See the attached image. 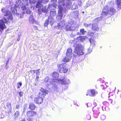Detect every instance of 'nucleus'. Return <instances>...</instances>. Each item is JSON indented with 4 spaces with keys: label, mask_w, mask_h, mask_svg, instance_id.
Segmentation results:
<instances>
[{
    "label": "nucleus",
    "mask_w": 121,
    "mask_h": 121,
    "mask_svg": "<svg viewBox=\"0 0 121 121\" xmlns=\"http://www.w3.org/2000/svg\"><path fill=\"white\" fill-rule=\"evenodd\" d=\"M7 63H8V62L7 63H6V66L7 65H7Z\"/></svg>",
    "instance_id": "obj_57"
},
{
    "label": "nucleus",
    "mask_w": 121,
    "mask_h": 121,
    "mask_svg": "<svg viewBox=\"0 0 121 121\" xmlns=\"http://www.w3.org/2000/svg\"><path fill=\"white\" fill-rule=\"evenodd\" d=\"M7 105L8 107L9 108L10 107L11 108V105L10 103H7Z\"/></svg>",
    "instance_id": "obj_38"
},
{
    "label": "nucleus",
    "mask_w": 121,
    "mask_h": 121,
    "mask_svg": "<svg viewBox=\"0 0 121 121\" xmlns=\"http://www.w3.org/2000/svg\"><path fill=\"white\" fill-rule=\"evenodd\" d=\"M15 7H12L11 8V10L13 12V13L14 14H17V10L16 8H21L22 9L23 8V4L21 1L20 0H17L16 1V4L15 5Z\"/></svg>",
    "instance_id": "obj_5"
},
{
    "label": "nucleus",
    "mask_w": 121,
    "mask_h": 121,
    "mask_svg": "<svg viewBox=\"0 0 121 121\" xmlns=\"http://www.w3.org/2000/svg\"><path fill=\"white\" fill-rule=\"evenodd\" d=\"M44 81L48 85H52L53 88L54 87L55 90H56L57 88V86L55 83H59L62 85H65L70 83L69 79L65 78L62 79H50L48 77H47L44 79Z\"/></svg>",
    "instance_id": "obj_1"
},
{
    "label": "nucleus",
    "mask_w": 121,
    "mask_h": 121,
    "mask_svg": "<svg viewBox=\"0 0 121 121\" xmlns=\"http://www.w3.org/2000/svg\"><path fill=\"white\" fill-rule=\"evenodd\" d=\"M30 3H33L34 4L35 2V0H33L32 1H30Z\"/></svg>",
    "instance_id": "obj_41"
},
{
    "label": "nucleus",
    "mask_w": 121,
    "mask_h": 121,
    "mask_svg": "<svg viewBox=\"0 0 121 121\" xmlns=\"http://www.w3.org/2000/svg\"><path fill=\"white\" fill-rule=\"evenodd\" d=\"M97 93V92H95L94 90H92L91 91L90 90H88L86 94V95L87 96L89 95L91 96H95L96 94Z\"/></svg>",
    "instance_id": "obj_14"
},
{
    "label": "nucleus",
    "mask_w": 121,
    "mask_h": 121,
    "mask_svg": "<svg viewBox=\"0 0 121 121\" xmlns=\"http://www.w3.org/2000/svg\"><path fill=\"white\" fill-rule=\"evenodd\" d=\"M65 24V22L64 20H63L62 21L57 24V27L58 28L60 29L64 27Z\"/></svg>",
    "instance_id": "obj_16"
},
{
    "label": "nucleus",
    "mask_w": 121,
    "mask_h": 121,
    "mask_svg": "<svg viewBox=\"0 0 121 121\" xmlns=\"http://www.w3.org/2000/svg\"><path fill=\"white\" fill-rule=\"evenodd\" d=\"M35 70H32L31 71V73H35Z\"/></svg>",
    "instance_id": "obj_45"
},
{
    "label": "nucleus",
    "mask_w": 121,
    "mask_h": 121,
    "mask_svg": "<svg viewBox=\"0 0 121 121\" xmlns=\"http://www.w3.org/2000/svg\"><path fill=\"white\" fill-rule=\"evenodd\" d=\"M72 56H67L63 60L64 62H67L69 61L71 59Z\"/></svg>",
    "instance_id": "obj_20"
},
{
    "label": "nucleus",
    "mask_w": 121,
    "mask_h": 121,
    "mask_svg": "<svg viewBox=\"0 0 121 121\" xmlns=\"http://www.w3.org/2000/svg\"><path fill=\"white\" fill-rule=\"evenodd\" d=\"M50 6H49L48 7V9L49 8H50Z\"/></svg>",
    "instance_id": "obj_54"
},
{
    "label": "nucleus",
    "mask_w": 121,
    "mask_h": 121,
    "mask_svg": "<svg viewBox=\"0 0 121 121\" xmlns=\"http://www.w3.org/2000/svg\"><path fill=\"white\" fill-rule=\"evenodd\" d=\"M116 89V87H115V89Z\"/></svg>",
    "instance_id": "obj_61"
},
{
    "label": "nucleus",
    "mask_w": 121,
    "mask_h": 121,
    "mask_svg": "<svg viewBox=\"0 0 121 121\" xmlns=\"http://www.w3.org/2000/svg\"><path fill=\"white\" fill-rule=\"evenodd\" d=\"M52 76L53 77L57 78L59 76L58 73L56 72H54L52 74Z\"/></svg>",
    "instance_id": "obj_26"
},
{
    "label": "nucleus",
    "mask_w": 121,
    "mask_h": 121,
    "mask_svg": "<svg viewBox=\"0 0 121 121\" xmlns=\"http://www.w3.org/2000/svg\"><path fill=\"white\" fill-rule=\"evenodd\" d=\"M20 37L19 36L18 37V39H17V40H18L19 41V39H20Z\"/></svg>",
    "instance_id": "obj_49"
},
{
    "label": "nucleus",
    "mask_w": 121,
    "mask_h": 121,
    "mask_svg": "<svg viewBox=\"0 0 121 121\" xmlns=\"http://www.w3.org/2000/svg\"><path fill=\"white\" fill-rule=\"evenodd\" d=\"M86 38V36H79L77 38V39L81 41H82L85 40Z\"/></svg>",
    "instance_id": "obj_25"
},
{
    "label": "nucleus",
    "mask_w": 121,
    "mask_h": 121,
    "mask_svg": "<svg viewBox=\"0 0 121 121\" xmlns=\"http://www.w3.org/2000/svg\"><path fill=\"white\" fill-rule=\"evenodd\" d=\"M7 20L5 17H3L2 19L0 20V31L1 30H3L6 27L4 23L7 22Z\"/></svg>",
    "instance_id": "obj_9"
},
{
    "label": "nucleus",
    "mask_w": 121,
    "mask_h": 121,
    "mask_svg": "<svg viewBox=\"0 0 121 121\" xmlns=\"http://www.w3.org/2000/svg\"><path fill=\"white\" fill-rule=\"evenodd\" d=\"M98 114H97V115L96 116H95V115H94V117H95V118H97L98 116Z\"/></svg>",
    "instance_id": "obj_47"
},
{
    "label": "nucleus",
    "mask_w": 121,
    "mask_h": 121,
    "mask_svg": "<svg viewBox=\"0 0 121 121\" xmlns=\"http://www.w3.org/2000/svg\"><path fill=\"white\" fill-rule=\"evenodd\" d=\"M79 41H77L75 44L74 45L75 47L74 53H73V56L74 57H76L78 56L82 55L83 53L82 47Z\"/></svg>",
    "instance_id": "obj_3"
},
{
    "label": "nucleus",
    "mask_w": 121,
    "mask_h": 121,
    "mask_svg": "<svg viewBox=\"0 0 121 121\" xmlns=\"http://www.w3.org/2000/svg\"><path fill=\"white\" fill-rule=\"evenodd\" d=\"M30 0V1H31L32 0Z\"/></svg>",
    "instance_id": "obj_58"
},
{
    "label": "nucleus",
    "mask_w": 121,
    "mask_h": 121,
    "mask_svg": "<svg viewBox=\"0 0 121 121\" xmlns=\"http://www.w3.org/2000/svg\"><path fill=\"white\" fill-rule=\"evenodd\" d=\"M50 14L52 16H54L56 15V12L54 10L53 11H51V10Z\"/></svg>",
    "instance_id": "obj_31"
},
{
    "label": "nucleus",
    "mask_w": 121,
    "mask_h": 121,
    "mask_svg": "<svg viewBox=\"0 0 121 121\" xmlns=\"http://www.w3.org/2000/svg\"><path fill=\"white\" fill-rule=\"evenodd\" d=\"M42 0H39L36 5V7L38 8L39 10L41 9L43 6V5L42 4Z\"/></svg>",
    "instance_id": "obj_15"
},
{
    "label": "nucleus",
    "mask_w": 121,
    "mask_h": 121,
    "mask_svg": "<svg viewBox=\"0 0 121 121\" xmlns=\"http://www.w3.org/2000/svg\"><path fill=\"white\" fill-rule=\"evenodd\" d=\"M88 104H90V103H89L88 104H87V107H88Z\"/></svg>",
    "instance_id": "obj_52"
},
{
    "label": "nucleus",
    "mask_w": 121,
    "mask_h": 121,
    "mask_svg": "<svg viewBox=\"0 0 121 121\" xmlns=\"http://www.w3.org/2000/svg\"><path fill=\"white\" fill-rule=\"evenodd\" d=\"M36 106L34 104L31 103L29 105V108L31 110H34Z\"/></svg>",
    "instance_id": "obj_27"
},
{
    "label": "nucleus",
    "mask_w": 121,
    "mask_h": 121,
    "mask_svg": "<svg viewBox=\"0 0 121 121\" xmlns=\"http://www.w3.org/2000/svg\"><path fill=\"white\" fill-rule=\"evenodd\" d=\"M29 21L31 23H35L36 24H37L38 23V22H36L33 18V16L32 15H30L29 17Z\"/></svg>",
    "instance_id": "obj_17"
},
{
    "label": "nucleus",
    "mask_w": 121,
    "mask_h": 121,
    "mask_svg": "<svg viewBox=\"0 0 121 121\" xmlns=\"http://www.w3.org/2000/svg\"><path fill=\"white\" fill-rule=\"evenodd\" d=\"M78 13L77 14V15H78Z\"/></svg>",
    "instance_id": "obj_59"
},
{
    "label": "nucleus",
    "mask_w": 121,
    "mask_h": 121,
    "mask_svg": "<svg viewBox=\"0 0 121 121\" xmlns=\"http://www.w3.org/2000/svg\"><path fill=\"white\" fill-rule=\"evenodd\" d=\"M20 87H19V86H18V87H17V88H20Z\"/></svg>",
    "instance_id": "obj_55"
},
{
    "label": "nucleus",
    "mask_w": 121,
    "mask_h": 121,
    "mask_svg": "<svg viewBox=\"0 0 121 121\" xmlns=\"http://www.w3.org/2000/svg\"><path fill=\"white\" fill-rule=\"evenodd\" d=\"M117 4L118 9H121V0H117Z\"/></svg>",
    "instance_id": "obj_21"
},
{
    "label": "nucleus",
    "mask_w": 121,
    "mask_h": 121,
    "mask_svg": "<svg viewBox=\"0 0 121 121\" xmlns=\"http://www.w3.org/2000/svg\"><path fill=\"white\" fill-rule=\"evenodd\" d=\"M39 78V77L38 76H36V78Z\"/></svg>",
    "instance_id": "obj_53"
},
{
    "label": "nucleus",
    "mask_w": 121,
    "mask_h": 121,
    "mask_svg": "<svg viewBox=\"0 0 121 121\" xmlns=\"http://www.w3.org/2000/svg\"><path fill=\"white\" fill-rule=\"evenodd\" d=\"M92 30L95 31H98L99 30L98 25L95 23L92 24Z\"/></svg>",
    "instance_id": "obj_19"
},
{
    "label": "nucleus",
    "mask_w": 121,
    "mask_h": 121,
    "mask_svg": "<svg viewBox=\"0 0 121 121\" xmlns=\"http://www.w3.org/2000/svg\"><path fill=\"white\" fill-rule=\"evenodd\" d=\"M97 18L98 21H99L100 20H102V18H101V17H100L98 18Z\"/></svg>",
    "instance_id": "obj_42"
},
{
    "label": "nucleus",
    "mask_w": 121,
    "mask_h": 121,
    "mask_svg": "<svg viewBox=\"0 0 121 121\" xmlns=\"http://www.w3.org/2000/svg\"><path fill=\"white\" fill-rule=\"evenodd\" d=\"M73 42V41L72 40H71L69 41L70 43H72V42Z\"/></svg>",
    "instance_id": "obj_48"
},
{
    "label": "nucleus",
    "mask_w": 121,
    "mask_h": 121,
    "mask_svg": "<svg viewBox=\"0 0 121 121\" xmlns=\"http://www.w3.org/2000/svg\"><path fill=\"white\" fill-rule=\"evenodd\" d=\"M19 107V105H17L16 106V108L17 109H18Z\"/></svg>",
    "instance_id": "obj_46"
},
{
    "label": "nucleus",
    "mask_w": 121,
    "mask_h": 121,
    "mask_svg": "<svg viewBox=\"0 0 121 121\" xmlns=\"http://www.w3.org/2000/svg\"><path fill=\"white\" fill-rule=\"evenodd\" d=\"M66 64L63 63L61 64L58 66L59 69V72L60 73H65L68 71V69L66 68Z\"/></svg>",
    "instance_id": "obj_8"
},
{
    "label": "nucleus",
    "mask_w": 121,
    "mask_h": 121,
    "mask_svg": "<svg viewBox=\"0 0 121 121\" xmlns=\"http://www.w3.org/2000/svg\"><path fill=\"white\" fill-rule=\"evenodd\" d=\"M78 8V5L74 4L72 6V10H74L75 9H77Z\"/></svg>",
    "instance_id": "obj_30"
},
{
    "label": "nucleus",
    "mask_w": 121,
    "mask_h": 121,
    "mask_svg": "<svg viewBox=\"0 0 121 121\" xmlns=\"http://www.w3.org/2000/svg\"><path fill=\"white\" fill-rule=\"evenodd\" d=\"M89 41L91 43V48H93L95 45L94 38L92 37L90 38L89 39Z\"/></svg>",
    "instance_id": "obj_18"
},
{
    "label": "nucleus",
    "mask_w": 121,
    "mask_h": 121,
    "mask_svg": "<svg viewBox=\"0 0 121 121\" xmlns=\"http://www.w3.org/2000/svg\"><path fill=\"white\" fill-rule=\"evenodd\" d=\"M23 10H24V9L25 10V11H26L27 14H30L31 12V10L29 8L26 9V8L25 5H24L23 6Z\"/></svg>",
    "instance_id": "obj_24"
},
{
    "label": "nucleus",
    "mask_w": 121,
    "mask_h": 121,
    "mask_svg": "<svg viewBox=\"0 0 121 121\" xmlns=\"http://www.w3.org/2000/svg\"><path fill=\"white\" fill-rule=\"evenodd\" d=\"M92 48H91V46H90V47L88 49V52L89 53H88V54H89L92 52Z\"/></svg>",
    "instance_id": "obj_35"
},
{
    "label": "nucleus",
    "mask_w": 121,
    "mask_h": 121,
    "mask_svg": "<svg viewBox=\"0 0 121 121\" xmlns=\"http://www.w3.org/2000/svg\"><path fill=\"white\" fill-rule=\"evenodd\" d=\"M40 10H41L44 13H46L47 12V9L46 7L45 6L44 7L43 6L41 9Z\"/></svg>",
    "instance_id": "obj_28"
},
{
    "label": "nucleus",
    "mask_w": 121,
    "mask_h": 121,
    "mask_svg": "<svg viewBox=\"0 0 121 121\" xmlns=\"http://www.w3.org/2000/svg\"><path fill=\"white\" fill-rule=\"evenodd\" d=\"M57 0H52L51 3L52 4L53 6L55 7L57 5Z\"/></svg>",
    "instance_id": "obj_29"
},
{
    "label": "nucleus",
    "mask_w": 121,
    "mask_h": 121,
    "mask_svg": "<svg viewBox=\"0 0 121 121\" xmlns=\"http://www.w3.org/2000/svg\"><path fill=\"white\" fill-rule=\"evenodd\" d=\"M1 11L3 13L4 15L6 16L8 19L12 20L13 19L12 13L9 10H6L5 11L4 8H2L1 9Z\"/></svg>",
    "instance_id": "obj_6"
},
{
    "label": "nucleus",
    "mask_w": 121,
    "mask_h": 121,
    "mask_svg": "<svg viewBox=\"0 0 121 121\" xmlns=\"http://www.w3.org/2000/svg\"><path fill=\"white\" fill-rule=\"evenodd\" d=\"M40 70V69H39L38 70H35V72H36V75L38 76L40 73L39 71Z\"/></svg>",
    "instance_id": "obj_34"
},
{
    "label": "nucleus",
    "mask_w": 121,
    "mask_h": 121,
    "mask_svg": "<svg viewBox=\"0 0 121 121\" xmlns=\"http://www.w3.org/2000/svg\"><path fill=\"white\" fill-rule=\"evenodd\" d=\"M26 0L27 1L28 0Z\"/></svg>",
    "instance_id": "obj_60"
},
{
    "label": "nucleus",
    "mask_w": 121,
    "mask_h": 121,
    "mask_svg": "<svg viewBox=\"0 0 121 121\" xmlns=\"http://www.w3.org/2000/svg\"><path fill=\"white\" fill-rule=\"evenodd\" d=\"M69 22V24L65 26V29L66 30H69L70 31H73L75 30L76 27V25L74 24Z\"/></svg>",
    "instance_id": "obj_7"
},
{
    "label": "nucleus",
    "mask_w": 121,
    "mask_h": 121,
    "mask_svg": "<svg viewBox=\"0 0 121 121\" xmlns=\"http://www.w3.org/2000/svg\"><path fill=\"white\" fill-rule=\"evenodd\" d=\"M72 53L71 49V48H68L67 50L66 56H72Z\"/></svg>",
    "instance_id": "obj_22"
},
{
    "label": "nucleus",
    "mask_w": 121,
    "mask_h": 121,
    "mask_svg": "<svg viewBox=\"0 0 121 121\" xmlns=\"http://www.w3.org/2000/svg\"><path fill=\"white\" fill-rule=\"evenodd\" d=\"M84 26L86 27H88L91 26V24L84 23Z\"/></svg>",
    "instance_id": "obj_36"
},
{
    "label": "nucleus",
    "mask_w": 121,
    "mask_h": 121,
    "mask_svg": "<svg viewBox=\"0 0 121 121\" xmlns=\"http://www.w3.org/2000/svg\"><path fill=\"white\" fill-rule=\"evenodd\" d=\"M111 4L112 5H113V2H111Z\"/></svg>",
    "instance_id": "obj_50"
},
{
    "label": "nucleus",
    "mask_w": 121,
    "mask_h": 121,
    "mask_svg": "<svg viewBox=\"0 0 121 121\" xmlns=\"http://www.w3.org/2000/svg\"><path fill=\"white\" fill-rule=\"evenodd\" d=\"M41 92L40 93V95L41 96V95L42 97L44 98V96L48 93V91L43 88H41L40 89Z\"/></svg>",
    "instance_id": "obj_11"
},
{
    "label": "nucleus",
    "mask_w": 121,
    "mask_h": 121,
    "mask_svg": "<svg viewBox=\"0 0 121 121\" xmlns=\"http://www.w3.org/2000/svg\"><path fill=\"white\" fill-rule=\"evenodd\" d=\"M19 112L18 111H16L15 113V118H16L19 115Z\"/></svg>",
    "instance_id": "obj_32"
},
{
    "label": "nucleus",
    "mask_w": 121,
    "mask_h": 121,
    "mask_svg": "<svg viewBox=\"0 0 121 121\" xmlns=\"http://www.w3.org/2000/svg\"><path fill=\"white\" fill-rule=\"evenodd\" d=\"M80 33H77L79 35H80L81 34L82 35H84L86 34L87 33V32L85 31L84 29H80Z\"/></svg>",
    "instance_id": "obj_23"
},
{
    "label": "nucleus",
    "mask_w": 121,
    "mask_h": 121,
    "mask_svg": "<svg viewBox=\"0 0 121 121\" xmlns=\"http://www.w3.org/2000/svg\"><path fill=\"white\" fill-rule=\"evenodd\" d=\"M54 19L51 16H49L48 19L46 20L44 24V25L46 26H48V24H50L52 25L54 23Z\"/></svg>",
    "instance_id": "obj_10"
},
{
    "label": "nucleus",
    "mask_w": 121,
    "mask_h": 121,
    "mask_svg": "<svg viewBox=\"0 0 121 121\" xmlns=\"http://www.w3.org/2000/svg\"><path fill=\"white\" fill-rule=\"evenodd\" d=\"M95 22H96V23H97L98 22V20L97 18L95 20Z\"/></svg>",
    "instance_id": "obj_43"
},
{
    "label": "nucleus",
    "mask_w": 121,
    "mask_h": 121,
    "mask_svg": "<svg viewBox=\"0 0 121 121\" xmlns=\"http://www.w3.org/2000/svg\"><path fill=\"white\" fill-rule=\"evenodd\" d=\"M100 118L101 120H104L105 119L106 116L104 115H102L101 116Z\"/></svg>",
    "instance_id": "obj_33"
},
{
    "label": "nucleus",
    "mask_w": 121,
    "mask_h": 121,
    "mask_svg": "<svg viewBox=\"0 0 121 121\" xmlns=\"http://www.w3.org/2000/svg\"><path fill=\"white\" fill-rule=\"evenodd\" d=\"M36 112L34 111H29L27 112V115L29 117H34L37 115Z\"/></svg>",
    "instance_id": "obj_13"
},
{
    "label": "nucleus",
    "mask_w": 121,
    "mask_h": 121,
    "mask_svg": "<svg viewBox=\"0 0 121 121\" xmlns=\"http://www.w3.org/2000/svg\"><path fill=\"white\" fill-rule=\"evenodd\" d=\"M25 121V119H23L22 121Z\"/></svg>",
    "instance_id": "obj_51"
},
{
    "label": "nucleus",
    "mask_w": 121,
    "mask_h": 121,
    "mask_svg": "<svg viewBox=\"0 0 121 121\" xmlns=\"http://www.w3.org/2000/svg\"><path fill=\"white\" fill-rule=\"evenodd\" d=\"M19 94L20 96V97H21L22 96V95H23V93L22 92H19Z\"/></svg>",
    "instance_id": "obj_40"
},
{
    "label": "nucleus",
    "mask_w": 121,
    "mask_h": 121,
    "mask_svg": "<svg viewBox=\"0 0 121 121\" xmlns=\"http://www.w3.org/2000/svg\"><path fill=\"white\" fill-rule=\"evenodd\" d=\"M18 84L19 85V86H21L22 85V84L21 82H18Z\"/></svg>",
    "instance_id": "obj_44"
},
{
    "label": "nucleus",
    "mask_w": 121,
    "mask_h": 121,
    "mask_svg": "<svg viewBox=\"0 0 121 121\" xmlns=\"http://www.w3.org/2000/svg\"><path fill=\"white\" fill-rule=\"evenodd\" d=\"M58 3H59V7L58 11V16L56 17V19L57 20H60L63 17L62 14L63 9L61 6L62 5L64 6V8L65 9L63 11L65 13L66 11V9H69L71 4V2L70 0H64L62 2H61L59 0Z\"/></svg>",
    "instance_id": "obj_2"
},
{
    "label": "nucleus",
    "mask_w": 121,
    "mask_h": 121,
    "mask_svg": "<svg viewBox=\"0 0 121 121\" xmlns=\"http://www.w3.org/2000/svg\"><path fill=\"white\" fill-rule=\"evenodd\" d=\"M42 2H43L44 3H45L46 2H48L49 0H42Z\"/></svg>",
    "instance_id": "obj_39"
},
{
    "label": "nucleus",
    "mask_w": 121,
    "mask_h": 121,
    "mask_svg": "<svg viewBox=\"0 0 121 121\" xmlns=\"http://www.w3.org/2000/svg\"><path fill=\"white\" fill-rule=\"evenodd\" d=\"M115 10L113 7H109L108 6L106 5L103 9L101 17H105L108 14L110 15H112L115 13Z\"/></svg>",
    "instance_id": "obj_4"
},
{
    "label": "nucleus",
    "mask_w": 121,
    "mask_h": 121,
    "mask_svg": "<svg viewBox=\"0 0 121 121\" xmlns=\"http://www.w3.org/2000/svg\"><path fill=\"white\" fill-rule=\"evenodd\" d=\"M42 97H35L34 99L35 102L37 104H40L43 101V99Z\"/></svg>",
    "instance_id": "obj_12"
},
{
    "label": "nucleus",
    "mask_w": 121,
    "mask_h": 121,
    "mask_svg": "<svg viewBox=\"0 0 121 121\" xmlns=\"http://www.w3.org/2000/svg\"><path fill=\"white\" fill-rule=\"evenodd\" d=\"M6 69H8V67H6Z\"/></svg>",
    "instance_id": "obj_56"
},
{
    "label": "nucleus",
    "mask_w": 121,
    "mask_h": 121,
    "mask_svg": "<svg viewBox=\"0 0 121 121\" xmlns=\"http://www.w3.org/2000/svg\"><path fill=\"white\" fill-rule=\"evenodd\" d=\"M86 118L88 120H90L91 119V116L89 115H87L86 116Z\"/></svg>",
    "instance_id": "obj_37"
}]
</instances>
